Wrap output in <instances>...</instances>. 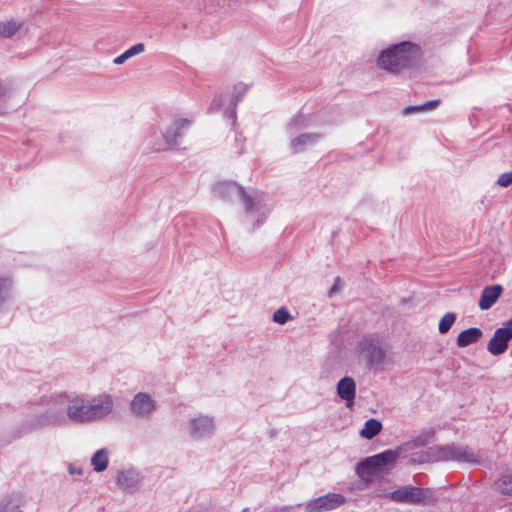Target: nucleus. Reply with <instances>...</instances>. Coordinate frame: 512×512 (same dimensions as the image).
I'll return each mask as SVG.
<instances>
[{"mask_svg":"<svg viewBox=\"0 0 512 512\" xmlns=\"http://www.w3.org/2000/svg\"><path fill=\"white\" fill-rule=\"evenodd\" d=\"M116 412L114 397L107 392L93 396L82 393L61 395L39 416L41 425L91 424L112 417Z\"/></svg>","mask_w":512,"mask_h":512,"instance_id":"obj_1","label":"nucleus"},{"mask_svg":"<svg viewBox=\"0 0 512 512\" xmlns=\"http://www.w3.org/2000/svg\"><path fill=\"white\" fill-rule=\"evenodd\" d=\"M420 58V47L413 42L405 41L381 50L376 59V66L390 74L398 75L417 65Z\"/></svg>","mask_w":512,"mask_h":512,"instance_id":"obj_2","label":"nucleus"},{"mask_svg":"<svg viewBox=\"0 0 512 512\" xmlns=\"http://www.w3.org/2000/svg\"><path fill=\"white\" fill-rule=\"evenodd\" d=\"M240 201L242 221L251 228L263 225L273 208L270 198L256 189H247Z\"/></svg>","mask_w":512,"mask_h":512,"instance_id":"obj_3","label":"nucleus"},{"mask_svg":"<svg viewBox=\"0 0 512 512\" xmlns=\"http://www.w3.org/2000/svg\"><path fill=\"white\" fill-rule=\"evenodd\" d=\"M398 456V451L385 450L360 462L356 467V472L365 482H372L385 474L395 464Z\"/></svg>","mask_w":512,"mask_h":512,"instance_id":"obj_4","label":"nucleus"},{"mask_svg":"<svg viewBox=\"0 0 512 512\" xmlns=\"http://www.w3.org/2000/svg\"><path fill=\"white\" fill-rule=\"evenodd\" d=\"M429 461H454L458 463H474L477 461L473 452L454 445L431 448L428 452Z\"/></svg>","mask_w":512,"mask_h":512,"instance_id":"obj_5","label":"nucleus"},{"mask_svg":"<svg viewBox=\"0 0 512 512\" xmlns=\"http://www.w3.org/2000/svg\"><path fill=\"white\" fill-rule=\"evenodd\" d=\"M215 421L207 415H197L187 422L188 435L196 440L210 437L215 431Z\"/></svg>","mask_w":512,"mask_h":512,"instance_id":"obj_6","label":"nucleus"},{"mask_svg":"<svg viewBox=\"0 0 512 512\" xmlns=\"http://www.w3.org/2000/svg\"><path fill=\"white\" fill-rule=\"evenodd\" d=\"M247 189L240 187L237 183L232 181H217L211 186V196L219 201H231L234 196H239L242 199V193Z\"/></svg>","mask_w":512,"mask_h":512,"instance_id":"obj_7","label":"nucleus"},{"mask_svg":"<svg viewBox=\"0 0 512 512\" xmlns=\"http://www.w3.org/2000/svg\"><path fill=\"white\" fill-rule=\"evenodd\" d=\"M345 502L344 496L337 493H329L310 501L306 507V512H325L336 509Z\"/></svg>","mask_w":512,"mask_h":512,"instance_id":"obj_8","label":"nucleus"},{"mask_svg":"<svg viewBox=\"0 0 512 512\" xmlns=\"http://www.w3.org/2000/svg\"><path fill=\"white\" fill-rule=\"evenodd\" d=\"M130 410L137 417H149L156 410V401L151 395L139 392L131 400Z\"/></svg>","mask_w":512,"mask_h":512,"instance_id":"obj_9","label":"nucleus"},{"mask_svg":"<svg viewBox=\"0 0 512 512\" xmlns=\"http://www.w3.org/2000/svg\"><path fill=\"white\" fill-rule=\"evenodd\" d=\"M428 491L414 488L412 486H403L389 494V498L395 502L421 503L426 501Z\"/></svg>","mask_w":512,"mask_h":512,"instance_id":"obj_10","label":"nucleus"},{"mask_svg":"<svg viewBox=\"0 0 512 512\" xmlns=\"http://www.w3.org/2000/svg\"><path fill=\"white\" fill-rule=\"evenodd\" d=\"M337 394L346 402V407L353 408L356 395V383L352 377L346 376L337 383Z\"/></svg>","mask_w":512,"mask_h":512,"instance_id":"obj_11","label":"nucleus"},{"mask_svg":"<svg viewBox=\"0 0 512 512\" xmlns=\"http://www.w3.org/2000/svg\"><path fill=\"white\" fill-rule=\"evenodd\" d=\"M502 293L503 287L499 284L484 287L478 303L479 308L481 310L490 309L498 301Z\"/></svg>","mask_w":512,"mask_h":512,"instance_id":"obj_12","label":"nucleus"},{"mask_svg":"<svg viewBox=\"0 0 512 512\" xmlns=\"http://www.w3.org/2000/svg\"><path fill=\"white\" fill-rule=\"evenodd\" d=\"M116 482L125 491L133 492L139 488L141 477L136 470L128 469L121 471L117 475Z\"/></svg>","mask_w":512,"mask_h":512,"instance_id":"obj_13","label":"nucleus"},{"mask_svg":"<svg viewBox=\"0 0 512 512\" xmlns=\"http://www.w3.org/2000/svg\"><path fill=\"white\" fill-rule=\"evenodd\" d=\"M24 26L21 18H5L0 20V38L11 39L16 36Z\"/></svg>","mask_w":512,"mask_h":512,"instance_id":"obj_14","label":"nucleus"},{"mask_svg":"<svg viewBox=\"0 0 512 512\" xmlns=\"http://www.w3.org/2000/svg\"><path fill=\"white\" fill-rule=\"evenodd\" d=\"M483 337L481 329L472 327L461 331L456 338V345L460 348L477 343Z\"/></svg>","mask_w":512,"mask_h":512,"instance_id":"obj_15","label":"nucleus"},{"mask_svg":"<svg viewBox=\"0 0 512 512\" xmlns=\"http://www.w3.org/2000/svg\"><path fill=\"white\" fill-rule=\"evenodd\" d=\"M508 349V342L500 336L497 331H494L492 337L487 343V351L493 356H500Z\"/></svg>","mask_w":512,"mask_h":512,"instance_id":"obj_16","label":"nucleus"},{"mask_svg":"<svg viewBox=\"0 0 512 512\" xmlns=\"http://www.w3.org/2000/svg\"><path fill=\"white\" fill-rule=\"evenodd\" d=\"M109 464V451L106 448L97 450L91 457V465L96 472H103Z\"/></svg>","mask_w":512,"mask_h":512,"instance_id":"obj_17","label":"nucleus"},{"mask_svg":"<svg viewBox=\"0 0 512 512\" xmlns=\"http://www.w3.org/2000/svg\"><path fill=\"white\" fill-rule=\"evenodd\" d=\"M14 288L11 277L0 276V309L9 301Z\"/></svg>","mask_w":512,"mask_h":512,"instance_id":"obj_18","label":"nucleus"},{"mask_svg":"<svg viewBox=\"0 0 512 512\" xmlns=\"http://www.w3.org/2000/svg\"><path fill=\"white\" fill-rule=\"evenodd\" d=\"M382 429V424L377 419L371 418L364 423V427L360 430V436L364 439H372Z\"/></svg>","mask_w":512,"mask_h":512,"instance_id":"obj_19","label":"nucleus"},{"mask_svg":"<svg viewBox=\"0 0 512 512\" xmlns=\"http://www.w3.org/2000/svg\"><path fill=\"white\" fill-rule=\"evenodd\" d=\"M495 489L502 495L512 496V473H507L495 481Z\"/></svg>","mask_w":512,"mask_h":512,"instance_id":"obj_20","label":"nucleus"},{"mask_svg":"<svg viewBox=\"0 0 512 512\" xmlns=\"http://www.w3.org/2000/svg\"><path fill=\"white\" fill-rule=\"evenodd\" d=\"M148 144L155 150H166V148L160 147L159 143L163 142V130L153 128L150 130L147 136Z\"/></svg>","mask_w":512,"mask_h":512,"instance_id":"obj_21","label":"nucleus"},{"mask_svg":"<svg viewBox=\"0 0 512 512\" xmlns=\"http://www.w3.org/2000/svg\"><path fill=\"white\" fill-rule=\"evenodd\" d=\"M439 103H440L439 100H431V101H428V102L418 105V106L407 107L404 110V114L431 111V110H434L435 108H437Z\"/></svg>","mask_w":512,"mask_h":512,"instance_id":"obj_22","label":"nucleus"},{"mask_svg":"<svg viewBox=\"0 0 512 512\" xmlns=\"http://www.w3.org/2000/svg\"><path fill=\"white\" fill-rule=\"evenodd\" d=\"M17 498L13 495L5 496L0 501V512H19Z\"/></svg>","mask_w":512,"mask_h":512,"instance_id":"obj_23","label":"nucleus"},{"mask_svg":"<svg viewBox=\"0 0 512 512\" xmlns=\"http://www.w3.org/2000/svg\"><path fill=\"white\" fill-rule=\"evenodd\" d=\"M456 320V314L453 312L446 313L439 321L438 330L441 334L447 333Z\"/></svg>","mask_w":512,"mask_h":512,"instance_id":"obj_24","label":"nucleus"},{"mask_svg":"<svg viewBox=\"0 0 512 512\" xmlns=\"http://www.w3.org/2000/svg\"><path fill=\"white\" fill-rule=\"evenodd\" d=\"M178 143L175 132L171 129V127L163 130V142L159 143L160 147L170 149L174 147Z\"/></svg>","mask_w":512,"mask_h":512,"instance_id":"obj_25","label":"nucleus"},{"mask_svg":"<svg viewBox=\"0 0 512 512\" xmlns=\"http://www.w3.org/2000/svg\"><path fill=\"white\" fill-rule=\"evenodd\" d=\"M315 136L310 134H303L292 140L291 146L295 151H300L304 146L313 143Z\"/></svg>","mask_w":512,"mask_h":512,"instance_id":"obj_26","label":"nucleus"},{"mask_svg":"<svg viewBox=\"0 0 512 512\" xmlns=\"http://www.w3.org/2000/svg\"><path fill=\"white\" fill-rule=\"evenodd\" d=\"M190 126V122L188 120L182 119L175 121L170 127L175 132V136L177 141L185 135V132Z\"/></svg>","mask_w":512,"mask_h":512,"instance_id":"obj_27","label":"nucleus"},{"mask_svg":"<svg viewBox=\"0 0 512 512\" xmlns=\"http://www.w3.org/2000/svg\"><path fill=\"white\" fill-rule=\"evenodd\" d=\"M495 331L509 343V341L512 340V318L503 322Z\"/></svg>","mask_w":512,"mask_h":512,"instance_id":"obj_28","label":"nucleus"},{"mask_svg":"<svg viewBox=\"0 0 512 512\" xmlns=\"http://www.w3.org/2000/svg\"><path fill=\"white\" fill-rule=\"evenodd\" d=\"M291 319H292V317H291L290 313L284 308L276 310L273 314L274 322H276L280 325H284Z\"/></svg>","mask_w":512,"mask_h":512,"instance_id":"obj_29","label":"nucleus"},{"mask_svg":"<svg viewBox=\"0 0 512 512\" xmlns=\"http://www.w3.org/2000/svg\"><path fill=\"white\" fill-rule=\"evenodd\" d=\"M145 47L142 43L135 44L131 46L129 49H127L125 52H123L124 56L127 59H130L134 56H137L141 54L144 51Z\"/></svg>","mask_w":512,"mask_h":512,"instance_id":"obj_30","label":"nucleus"},{"mask_svg":"<svg viewBox=\"0 0 512 512\" xmlns=\"http://www.w3.org/2000/svg\"><path fill=\"white\" fill-rule=\"evenodd\" d=\"M497 184L504 188L511 185L512 184V171L502 173L497 179Z\"/></svg>","mask_w":512,"mask_h":512,"instance_id":"obj_31","label":"nucleus"},{"mask_svg":"<svg viewBox=\"0 0 512 512\" xmlns=\"http://www.w3.org/2000/svg\"><path fill=\"white\" fill-rule=\"evenodd\" d=\"M340 288H341L340 281L338 279H336L334 284L328 291V296L333 297L335 294H337L340 291Z\"/></svg>","mask_w":512,"mask_h":512,"instance_id":"obj_32","label":"nucleus"},{"mask_svg":"<svg viewBox=\"0 0 512 512\" xmlns=\"http://www.w3.org/2000/svg\"><path fill=\"white\" fill-rule=\"evenodd\" d=\"M68 472L70 475H79L81 476L83 474V471L81 468L75 467L73 465H69Z\"/></svg>","mask_w":512,"mask_h":512,"instance_id":"obj_33","label":"nucleus"},{"mask_svg":"<svg viewBox=\"0 0 512 512\" xmlns=\"http://www.w3.org/2000/svg\"><path fill=\"white\" fill-rule=\"evenodd\" d=\"M126 60H128V59L122 53L121 55L114 58L113 63L116 65H122Z\"/></svg>","mask_w":512,"mask_h":512,"instance_id":"obj_34","label":"nucleus"},{"mask_svg":"<svg viewBox=\"0 0 512 512\" xmlns=\"http://www.w3.org/2000/svg\"><path fill=\"white\" fill-rule=\"evenodd\" d=\"M7 92H8L7 87L4 84L0 83V100L5 97Z\"/></svg>","mask_w":512,"mask_h":512,"instance_id":"obj_35","label":"nucleus"}]
</instances>
